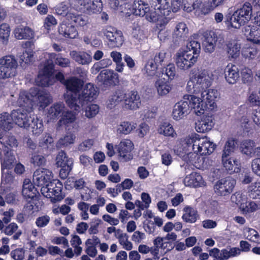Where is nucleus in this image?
I'll use <instances>...</instances> for the list:
<instances>
[{
  "label": "nucleus",
  "mask_w": 260,
  "mask_h": 260,
  "mask_svg": "<svg viewBox=\"0 0 260 260\" xmlns=\"http://www.w3.org/2000/svg\"><path fill=\"white\" fill-rule=\"evenodd\" d=\"M137 127V124L129 121H122L116 126V132L119 135H127L131 134Z\"/></svg>",
  "instance_id": "obj_33"
},
{
  "label": "nucleus",
  "mask_w": 260,
  "mask_h": 260,
  "mask_svg": "<svg viewBox=\"0 0 260 260\" xmlns=\"http://www.w3.org/2000/svg\"><path fill=\"white\" fill-rule=\"evenodd\" d=\"M244 236L247 239L254 242L256 243H258L260 244V242H258L259 235L258 232L253 229H251L249 228H245L243 231Z\"/></svg>",
  "instance_id": "obj_54"
},
{
  "label": "nucleus",
  "mask_w": 260,
  "mask_h": 260,
  "mask_svg": "<svg viewBox=\"0 0 260 260\" xmlns=\"http://www.w3.org/2000/svg\"><path fill=\"white\" fill-rule=\"evenodd\" d=\"M204 181L202 176L197 173H192L186 176L184 179L185 185L197 187L204 184Z\"/></svg>",
  "instance_id": "obj_35"
},
{
  "label": "nucleus",
  "mask_w": 260,
  "mask_h": 260,
  "mask_svg": "<svg viewBox=\"0 0 260 260\" xmlns=\"http://www.w3.org/2000/svg\"><path fill=\"white\" fill-rule=\"evenodd\" d=\"M68 20L74 22L77 26L84 27L89 24V19L85 15L70 13L68 15Z\"/></svg>",
  "instance_id": "obj_39"
},
{
  "label": "nucleus",
  "mask_w": 260,
  "mask_h": 260,
  "mask_svg": "<svg viewBox=\"0 0 260 260\" xmlns=\"http://www.w3.org/2000/svg\"><path fill=\"white\" fill-rule=\"evenodd\" d=\"M17 104L20 107V108L26 109L27 112H31L33 109V104L30 92L28 93L25 91H21L19 93Z\"/></svg>",
  "instance_id": "obj_27"
},
{
  "label": "nucleus",
  "mask_w": 260,
  "mask_h": 260,
  "mask_svg": "<svg viewBox=\"0 0 260 260\" xmlns=\"http://www.w3.org/2000/svg\"><path fill=\"white\" fill-rule=\"evenodd\" d=\"M53 68L54 66L51 63L49 65L46 63L36 79L37 84L42 86H48L53 84L55 81L52 75Z\"/></svg>",
  "instance_id": "obj_16"
},
{
  "label": "nucleus",
  "mask_w": 260,
  "mask_h": 260,
  "mask_svg": "<svg viewBox=\"0 0 260 260\" xmlns=\"http://www.w3.org/2000/svg\"><path fill=\"white\" fill-rule=\"evenodd\" d=\"M52 173L46 169H39L34 173L33 182L38 186H45L52 178Z\"/></svg>",
  "instance_id": "obj_22"
},
{
  "label": "nucleus",
  "mask_w": 260,
  "mask_h": 260,
  "mask_svg": "<svg viewBox=\"0 0 260 260\" xmlns=\"http://www.w3.org/2000/svg\"><path fill=\"white\" fill-rule=\"evenodd\" d=\"M244 34L247 40L254 44L260 46V29L255 26L248 25L245 27Z\"/></svg>",
  "instance_id": "obj_28"
},
{
  "label": "nucleus",
  "mask_w": 260,
  "mask_h": 260,
  "mask_svg": "<svg viewBox=\"0 0 260 260\" xmlns=\"http://www.w3.org/2000/svg\"><path fill=\"white\" fill-rule=\"evenodd\" d=\"M215 148V144L207 138L200 137L192 134L181 139L177 151L178 155L187 162L193 163L196 155H206L212 153Z\"/></svg>",
  "instance_id": "obj_3"
},
{
  "label": "nucleus",
  "mask_w": 260,
  "mask_h": 260,
  "mask_svg": "<svg viewBox=\"0 0 260 260\" xmlns=\"http://www.w3.org/2000/svg\"><path fill=\"white\" fill-rule=\"evenodd\" d=\"M101 32L112 47H119L123 44L124 37L120 30L111 26H106L102 29Z\"/></svg>",
  "instance_id": "obj_12"
},
{
  "label": "nucleus",
  "mask_w": 260,
  "mask_h": 260,
  "mask_svg": "<svg viewBox=\"0 0 260 260\" xmlns=\"http://www.w3.org/2000/svg\"><path fill=\"white\" fill-rule=\"evenodd\" d=\"M252 45H245L242 49V55L245 58H253L257 55V49Z\"/></svg>",
  "instance_id": "obj_50"
},
{
  "label": "nucleus",
  "mask_w": 260,
  "mask_h": 260,
  "mask_svg": "<svg viewBox=\"0 0 260 260\" xmlns=\"http://www.w3.org/2000/svg\"><path fill=\"white\" fill-rule=\"evenodd\" d=\"M155 87L157 92L160 95H165L168 94L171 89V87L165 78L158 80L155 83Z\"/></svg>",
  "instance_id": "obj_45"
},
{
  "label": "nucleus",
  "mask_w": 260,
  "mask_h": 260,
  "mask_svg": "<svg viewBox=\"0 0 260 260\" xmlns=\"http://www.w3.org/2000/svg\"><path fill=\"white\" fill-rule=\"evenodd\" d=\"M44 55L47 60L46 63L48 65L51 63L54 66V62L56 64L62 68H67L70 65V60L68 58L62 57L60 54L46 53Z\"/></svg>",
  "instance_id": "obj_26"
},
{
  "label": "nucleus",
  "mask_w": 260,
  "mask_h": 260,
  "mask_svg": "<svg viewBox=\"0 0 260 260\" xmlns=\"http://www.w3.org/2000/svg\"><path fill=\"white\" fill-rule=\"evenodd\" d=\"M152 7L143 1H135L131 8L130 5L125 3L130 10L129 13L141 17H144L148 21L156 24V27L161 31L165 28L171 19L172 13L178 11L181 7V2L179 0H153Z\"/></svg>",
  "instance_id": "obj_1"
},
{
  "label": "nucleus",
  "mask_w": 260,
  "mask_h": 260,
  "mask_svg": "<svg viewBox=\"0 0 260 260\" xmlns=\"http://www.w3.org/2000/svg\"><path fill=\"white\" fill-rule=\"evenodd\" d=\"M132 36L138 41L144 40L146 38L144 30L138 24L134 23L132 31Z\"/></svg>",
  "instance_id": "obj_58"
},
{
  "label": "nucleus",
  "mask_w": 260,
  "mask_h": 260,
  "mask_svg": "<svg viewBox=\"0 0 260 260\" xmlns=\"http://www.w3.org/2000/svg\"><path fill=\"white\" fill-rule=\"evenodd\" d=\"M184 11L187 12L194 11L197 16L206 15L211 12V9L203 3V0H182L181 4Z\"/></svg>",
  "instance_id": "obj_10"
},
{
  "label": "nucleus",
  "mask_w": 260,
  "mask_h": 260,
  "mask_svg": "<svg viewBox=\"0 0 260 260\" xmlns=\"http://www.w3.org/2000/svg\"><path fill=\"white\" fill-rule=\"evenodd\" d=\"M0 66L17 70L18 63L14 56H5L0 58Z\"/></svg>",
  "instance_id": "obj_48"
},
{
  "label": "nucleus",
  "mask_w": 260,
  "mask_h": 260,
  "mask_svg": "<svg viewBox=\"0 0 260 260\" xmlns=\"http://www.w3.org/2000/svg\"><path fill=\"white\" fill-rule=\"evenodd\" d=\"M224 77L228 83L235 84L240 77L238 68L233 64L228 65L225 70Z\"/></svg>",
  "instance_id": "obj_31"
},
{
  "label": "nucleus",
  "mask_w": 260,
  "mask_h": 260,
  "mask_svg": "<svg viewBox=\"0 0 260 260\" xmlns=\"http://www.w3.org/2000/svg\"><path fill=\"white\" fill-rule=\"evenodd\" d=\"M158 132L165 136L174 137L176 135L173 126L170 123L167 122H164L159 126Z\"/></svg>",
  "instance_id": "obj_51"
},
{
  "label": "nucleus",
  "mask_w": 260,
  "mask_h": 260,
  "mask_svg": "<svg viewBox=\"0 0 260 260\" xmlns=\"http://www.w3.org/2000/svg\"><path fill=\"white\" fill-rule=\"evenodd\" d=\"M11 28L9 24L3 23L0 25V39L3 43L6 44L9 40Z\"/></svg>",
  "instance_id": "obj_53"
},
{
  "label": "nucleus",
  "mask_w": 260,
  "mask_h": 260,
  "mask_svg": "<svg viewBox=\"0 0 260 260\" xmlns=\"http://www.w3.org/2000/svg\"><path fill=\"white\" fill-rule=\"evenodd\" d=\"M123 100V94L121 93H116L113 95L109 100L108 103V107L112 109L116 105H117L119 102Z\"/></svg>",
  "instance_id": "obj_63"
},
{
  "label": "nucleus",
  "mask_w": 260,
  "mask_h": 260,
  "mask_svg": "<svg viewBox=\"0 0 260 260\" xmlns=\"http://www.w3.org/2000/svg\"><path fill=\"white\" fill-rule=\"evenodd\" d=\"M99 112V107L96 104H90L85 110V115L88 118L94 117Z\"/></svg>",
  "instance_id": "obj_62"
},
{
  "label": "nucleus",
  "mask_w": 260,
  "mask_h": 260,
  "mask_svg": "<svg viewBox=\"0 0 260 260\" xmlns=\"http://www.w3.org/2000/svg\"><path fill=\"white\" fill-rule=\"evenodd\" d=\"M75 135L72 133H68L58 140L57 146L59 147H64L73 144L76 140Z\"/></svg>",
  "instance_id": "obj_47"
},
{
  "label": "nucleus",
  "mask_w": 260,
  "mask_h": 260,
  "mask_svg": "<svg viewBox=\"0 0 260 260\" xmlns=\"http://www.w3.org/2000/svg\"><path fill=\"white\" fill-rule=\"evenodd\" d=\"M124 105L125 109L136 110L140 108L141 102L138 92L131 91L123 94Z\"/></svg>",
  "instance_id": "obj_21"
},
{
  "label": "nucleus",
  "mask_w": 260,
  "mask_h": 260,
  "mask_svg": "<svg viewBox=\"0 0 260 260\" xmlns=\"http://www.w3.org/2000/svg\"><path fill=\"white\" fill-rule=\"evenodd\" d=\"M17 70L0 66V79H7L15 76Z\"/></svg>",
  "instance_id": "obj_57"
},
{
  "label": "nucleus",
  "mask_w": 260,
  "mask_h": 260,
  "mask_svg": "<svg viewBox=\"0 0 260 260\" xmlns=\"http://www.w3.org/2000/svg\"><path fill=\"white\" fill-rule=\"evenodd\" d=\"M22 193L26 199H33L37 196L38 191L30 180L26 179L23 182Z\"/></svg>",
  "instance_id": "obj_36"
},
{
  "label": "nucleus",
  "mask_w": 260,
  "mask_h": 260,
  "mask_svg": "<svg viewBox=\"0 0 260 260\" xmlns=\"http://www.w3.org/2000/svg\"><path fill=\"white\" fill-rule=\"evenodd\" d=\"M71 244L74 248V252L77 256L81 254L82 248L80 246L82 244V241L77 235H74L71 240Z\"/></svg>",
  "instance_id": "obj_60"
},
{
  "label": "nucleus",
  "mask_w": 260,
  "mask_h": 260,
  "mask_svg": "<svg viewBox=\"0 0 260 260\" xmlns=\"http://www.w3.org/2000/svg\"><path fill=\"white\" fill-rule=\"evenodd\" d=\"M220 212L221 208L215 201L211 202L205 211L206 214L209 217L215 216Z\"/></svg>",
  "instance_id": "obj_52"
},
{
  "label": "nucleus",
  "mask_w": 260,
  "mask_h": 260,
  "mask_svg": "<svg viewBox=\"0 0 260 260\" xmlns=\"http://www.w3.org/2000/svg\"><path fill=\"white\" fill-rule=\"evenodd\" d=\"M154 245L157 248H160L166 252L170 251L174 248L172 243L171 242L167 241L164 237H157L153 241Z\"/></svg>",
  "instance_id": "obj_42"
},
{
  "label": "nucleus",
  "mask_w": 260,
  "mask_h": 260,
  "mask_svg": "<svg viewBox=\"0 0 260 260\" xmlns=\"http://www.w3.org/2000/svg\"><path fill=\"white\" fill-rule=\"evenodd\" d=\"M15 37L18 40L29 39L34 37V31L29 27L19 25L14 30Z\"/></svg>",
  "instance_id": "obj_37"
},
{
  "label": "nucleus",
  "mask_w": 260,
  "mask_h": 260,
  "mask_svg": "<svg viewBox=\"0 0 260 260\" xmlns=\"http://www.w3.org/2000/svg\"><path fill=\"white\" fill-rule=\"evenodd\" d=\"M258 209V205L256 202L252 200L247 201L246 200L241 204L240 207H239L241 213L245 216L250 215Z\"/></svg>",
  "instance_id": "obj_38"
},
{
  "label": "nucleus",
  "mask_w": 260,
  "mask_h": 260,
  "mask_svg": "<svg viewBox=\"0 0 260 260\" xmlns=\"http://www.w3.org/2000/svg\"><path fill=\"white\" fill-rule=\"evenodd\" d=\"M62 184L58 180H53L45 186L42 187V194L47 198L50 199L52 203L60 201L63 198L61 191Z\"/></svg>",
  "instance_id": "obj_9"
},
{
  "label": "nucleus",
  "mask_w": 260,
  "mask_h": 260,
  "mask_svg": "<svg viewBox=\"0 0 260 260\" xmlns=\"http://www.w3.org/2000/svg\"><path fill=\"white\" fill-rule=\"evenodd\" d=\"M98 93V89L96 87L91 83H87L78 97L73 95L67 96V103L71 109L79 111L81 107L96 99Z\"/></svg>",
  "instance_id": "obj_5"
},
{
  "label": "nucleus",
  "mask_w": 260,
  "mask_h": 260,
  "mask_svg": "<svg viewBox=\"0 0 260 260\" xmlns=\"http://www.w3.org/2000/svg\"><path fill=\"white\" fill-rule=\"evenodd\" d=\"M196 56L179 49L175 54V62L177 68L183 71L191 68L197 62Z\"/></svg>",
  "instance_id": "obj_11"
},
{
  "label": "nucleus",
  "mask_w": 260,
  "mask_h": 260,
  "mask_svg": "<svg viewBox=\"0 0 260 260\" xmlns=\"http://www.w3.org/2000/svg\"><path fill=\"white\" fill-rule=\"evenodd\" d=\"M58 123L60 126H64L68 131L76 129L79 127V122L77 121L76 114L69 111L62 113Z\"/></svg>",
  "instance_id": "obj_20"
},
{
  "label": "nucleus",
  "mask_w": 260,
  "mask_h": 260,
  "mask_svg": "<svg viewBox=\"0 0 260 260\" xmlns=\"http://www.w3.org/2000/svg\"><path fill=\"white\" fill-rule=\"evenodd\" d=\"M252 14V7L251 4L246 2L234 12L230 20L227 21L226 24L228 26L240 28L250 21Z\"/></svg>",
  "instance_id": "obj_7"
},
{
  "label": "nucleus",
  "mask_w": 260,
  "mask_h": 260,
  "mask_svg": "<svg viewBox=\"0 0 260 260\" xmlns=\"http://www.w3.org/2000/svg\"><path fill=\"white\" fill-rule=\"evenodd\" d=\"M55 164L57 167L61 168L60 177L62 179H65L73 168V160L71 158L68 157L64 151H60L56 156Z\"/></svg>",
  "instance_id": "obj_13"
},
{
  "label": "nucleus",
  "mask_w": 260,
  "mask_h": 260,
  "mask_svg": "<svg viewBox=\"0 0 260 260\" xmlns=\"http://www.w3.org/2000/svg\"><path fill=\"white\" fill-rule=\"evenodd\" d=\"M182 220L186 223H193L196 222L199 216L197 210L189 206H186L182 210Z\"/></svg>",
  "instance_id": "obj_34"
},
{
  "label": "nucleus",
  "mask_w": 260,
  "mask_h": 260,
  "mask_svg": "<svg viewBox=\"0 0 260 260\" xmlns=\"http://www.w3.org/2000/svg\"><path fill=\"white\" fill-rule=\"evenodd\" d=\"M53 139L49 134H46L45 136L40 140V145L41 146L47 149H52L53 147Z\"/></svg>",
  "instance_id": "obj_64"
},
{
  "label": "nucleus",
  "mask_w": 260,
  "mask_h": 260,
  "mask_svg": "<svg viewBox=\"0 0 260 260\" xmlns=\"http://www.w3.org/2000/svg\"><path fill=\"white\" fill-rule=\"evenodd\" d=\"M63 84L66 86L67 92L64 94V98L67 102V96L73 95L74 96H78L80 93V90L83 87V81L74 77H71L64 81Z\"/></svg>",
  "instance_id": "obj_17"
},
{
  "label": "nucleus",
  "mask_w": 260,
  "mask_h": 260,
  "mask_svg": "<svg viewBox=\"0 0 260 260\" xmlns=\"http://www.w3.org/2000/svg\"><path fill=\"white\" fill-rule=\"evenodd\" d=\"M99 80L106 85H117L119 83L118 75L113 70H104L98 76Z\"/></svg>",
  "instance_id": "obj_24"
},
{
  "label": "nucleus",
  "mask_w": 260,
  "mask_h": 260,
  "mask_svg": "<svg viewBox=\"0 0 260 260\" xmlns=\"http://www.w3.org/2000/svg\"><path fill=\"white\" fill-rule=\"evenodd\" d=\"M189 30L186 24L184 22L178 23L175 28L174 35L178 38L187 37Z\"/></svg>",
  "instance_id": "obj_49"
},
{
  "label": "nucleus",
  "mask_w": 260,
  "mask_h": 260,
  "mask_svg": "<svg viewBox=\"0 0 260 260\" xmlns=\"http://www.w3.org/2000/svg\"><path fill=\"white\" fill-rule=\"evenodd\" d=\"M158 66L159 65L154 62L152 58L149 59L145 67V73L148 76H154Z\"/></svg>",
  "instance_id": "obj_55"
},
{
  "label": "nucleus",
  "mask_w": 260,
  "mask_h": 260,
  "mask_svg": "<svg viewBox=\"0 0 260 260\" xmlns=\"http://www.w3.org/2000/svg\"><path fill=\"white\" fill-rule=\"evenodd\" d=\"M133 149L134 144L131 140L127 139H122L117 145L119 157L125 161L131 160L133 158L131 151Z\"/></svg>",
  "instance_id": "obj_19"
},
{
  "label": "nucleus",
  "mask_w": 260,
  "mask_h": 260,
  "mask_svg": "<svg viewBox=\"0 0 260 260\" xmlns=\"http://www.w3.org/2000/svg\"><path fill=\"white\" fill-rule=\"evenodd\" d=\"M240 148L243 154L249 157L260 156V147H256L255 143L253 140H244L241 143Z\"/></svg>",
  "instance_id": "obj_23"
},
{
  "label": "nucleus",
  "mask_w": 260,
  "mask_h": 260,
  "mask_svg": "<svg viewBox=\"0 0 260 260\" xmlns=\"http://www.w3.org/2000/svg\"><path fill=\"white\" fill-rule=\"evenodd\" d=\"M30 113L27 112L26 109L19 108L12 112L11 118L20 127L27 128L30 124Z\"/></svg>",
  "instance_id": "obj_18"
},
{
  "label": "nucleus",
  "mask_w": 260,
  "mask_h": 260,
  "mask_svg": "<svg viewBox=\"0 0 260 260\" xmlns=\"http://www.w3.org/2000/svg\"><path fill=\"white\" fill-rule=\"evenodd\" d=\"M214 125L212 117L206 116L196 123L195 129L198 133H206L211 129Z\"/></svg>",
  "instance_id": "obj_32"
},
{
  "label": "nucleus",
  "mask_w": 260,
  "mask_h": 260,
  "mask_svg": "<svg viewBox=\"0 0 260 260\" xmlns=\"http://www.w3.org/2000/svg\"><path fill=\"white\" fill-rule=\"evenodd\" d=\"M247 195L250 199L256 200L260 199V180H257L250 183L247 188Z\"/></svg>",
  "instance_id": "obj_40"
},
{
  "label": "nucleus",
  "mask_w": 260,
  "mask_h": 260,
  "mask_svg": "<svg viewBox=\"0 0 260 260\" xmlns=\"http://www.w3.org/2000/svg\"><path fill=\"white\" fill-rule=\"evenodd\" d=\"M64 108V105L62 103L55 104L50 107L48 110V116L50 119H54L61 113H63Z\"/></svg>",
  "instance_id": "obj_46"
},
{
  "label": "nucleus",
  "mask_w": 260,
  "mask_h": 260,
  "mask_svg": "<svg viewBox=\"0 0 260 260\" xmlns=\"http://www.w3.org/2000/svg\"><path fill=\"white\" fill-rule=\"evenodd\" d=\"M236 182V180L231 177L222 178L215 183L214 186V191L218 196L229 195L233 191Z\"/></svg>",
  "instance_id": "obj_15"
},
{
  "label": "nucleus",
  "mask_w": 260,
  "mask_h": 260,
  "mask_svg": "<svg viewBox=\"0 0 260 260\" xmlns=\"http://www.w3.org/2000/svg\"><path fill=\"white\" fill-rule=\"evenodd\" d=\"M58 32L62 36L70 38H76L78 35V31L75 26L66 20L63 21L58 26Z\"/></svg>",
  "instance_id": "obj_25"
},
{
  "label": "nucleus",
  "mask_w": 260,
  "mask_h": 260,
  "mask_svg": "<svg viewBox=\"0 0 260 260\" xmlns=\"http://www.w3.org/2000/svg\"><path fill=\"white\" fill-rule=\"evenodd\" d=\"M229 155H222L221 162L223 167L232 172H238L240 170V165L238 160Z\"/></svg>",
  "instance_id": "obj_29"
},
{
  "label": "nucleus",
  "mask_w": 260,
  "mask_h": 260,
  "mask_svg": "<svg viewBox=\"0 0 260 260\" xmlns=\"http://www.w3.org/2000/svg\"><path fill=\"white\" fill-rule=\"evenodd\" d=\"M241 46L237 43L229 44L228 45V53L232 58H237L240 52Z\"/></svg>",
  "instance_id": "obj_56"
},
{
  "label": "nucleus",
  "mask_w": 260,
  "mask_h": 260,
  "mask_svg": "<svg viewBox=\"0 0 260 260\" xmlns=\"http://www.w3.org/2000/svg\"><path fill=\"white\" fill-rule=\"evenodd\" d=\"M13 123L9 117L8 113H4L0 115V126L2 128L0 133L2 134V138L0 139L1 150L5 151L7 158H9L10 155H13L10 149L8 147H16L17 146V142L13 136L3 138L4 133L7 131L10 130L12 127Z\"/></svg>",
  "instance_id": "obj_6"
},
{
  "label": "nucleus",
  "mask_w": 260,
  "mask_h": 260,
  "mask_svg": "<svg viewBox=\"0 0 260 260\" xmlns=\"http://www.w3.org/2000/svg\"><path fill=\"white\" fill-rule=\"evenodd\" d=\"M70 6L74 9L89 15L101 13L103 9L101 0H70Z\"/></svg>",
  "instance_id": "obj_8"
},
{
  "label": "nucleus",
  "mask_w": 260,
  "mask_h": 260,
  "mask_svg": "<svg viewBox=\"0 0 260 260\" xmlns=\"http://www.w3.org/2000/svg\"><path fill=\"white\" fill-rule=\"evenodd\" d=\"M30 94L32 98L33 107H38L40 109H44L51 103V96L45 91L38 90L37 88H33L30 89Z\"/></svg>",
  "instance_id": "obj_14"
},
{
  "label": "nucleus",
  "mask_w": 260,
  "mask_h": 260,
  "mask_svg": "<svg viewBox=\"0 0 260 260\" xmlns=\"http://www.w3.org/2000/svg\"><path fill=\"white\" fill-rule=\"evenodd\" d=\"M69 8L68 4L62 2L55 7V13L58 15L67 16V18L68 19V15L70 13H69Z\"/></svg>",
  "instance_id": "obj_59"
},
{
  "label": "nucleus",
  "mask_w": 260,
  "mask_h": 260,
  "mask_svg": "<svg viewBox=\"0 0 260 260\" xmlns=\"http://www.w3.org/2000/svg\"><path fill=\"white\" fill-rule=\"evenodd\" d=\"M199 100L194 95H186L183 99L177 103L174 106L172 116L174 119L179 120L187 115L193 110L199 116L203 114V107L200 105Z\"/></svg>",
  "instance_id": "obj_4"
},
{
  "label": "nucleus",
  "mask_w": 260,
  "mask_h": 260,
  "mask_svg": "<svg viewBox=\"0 0 260 260\" xmlns=\"http://www.w3.org/2000/svg\"><path fill=\"white\" fill-rule=\"evenodd\" d=\"M181 49L189 54L194 55L198 58L201 51V45L198 41H190L187 44L185 48Z\"/></svg>",
  "instance_id": "obj_44"
},
{
  "label": "nucleus",
  "mask_w": 260,
  "mask_h": 260,
  "mask_svg": "<svg viewBox=\"0 0 260 260\" xmlns=\"http://www.w3.org/2000/svg\"><path fill=\"white\" fill-rule=\"evenodd\" d=\"M95 141L92 139H88L83 141L78 146V150L81 152L86 151L90 149L94 145Z\"/></svg>",
  "instance_id": "obj_61"
},
{
  "label": "nucleus",
  "mask_w": 260,
  "mask_h": 260,
  "mask_svg": "<svg viewBox=\"0 0 260 260\" xmlns=\"http://www.w3.org/2000/svg\"><path fill=\"white\" fill-rule=\"evenodd\" d=\"M30 121L28 127L31 128V131L34 135L38 136L43 131V124L41 120H39L34 115L30 116Z\"/></svg>",
  "instance_id": "obj_43"
},
{
  "label": "nucleus",
  "mask_w": 260,
  "mask_h": 260,
  "mask_svg": "<svg viewBox=\"0 0 260 260\" xmlns=\"http://www.w3.org/2000/svg\"><path fill=\"white\" fill-rule=\"evenodd\" d=\"M213 80V75L209 71L202 70L191 77L187 83L186 89L189 93H201V98L197 96V99L203 107V114L206 109L213 111L217 107L216 102L219 92L216 89L209 88Z\"/></svg>",
  "instance_id": "obj_2"
},
{
  "label": "nucleus",
  "mask_w": 260,
  "mask_h": 260,
  "mask_svg": "<svg viewBox=\"0 0 260 260\" xmlns=\"http://www.w3.org/2000/svg\"><path fill=\"white\" fill-rule=\"evenodd\" d=\"M216 38L217 36L214 32L210 33L206 37L203 46L206 52L211 53L214 51L217 41Z\"/></svg>",
  "instance_id": "obj_41"
},
{
  "label": "nucleus",
  "mask_w": 260,
  "mask_h": 260,
  "mask_svg": "<svg viewBox=\"0 0 260 260\" xmlns=\"http://www.w3.org/2000/svg\"><path fill=\"white\" fill-rule=\"evenodd\" d=\"M70 55L73 60L82 65L89 64L92 59L91 55L85 51H72Z\"/></svg>",
  "instance_id": "obj_30"
}]
</instances>
